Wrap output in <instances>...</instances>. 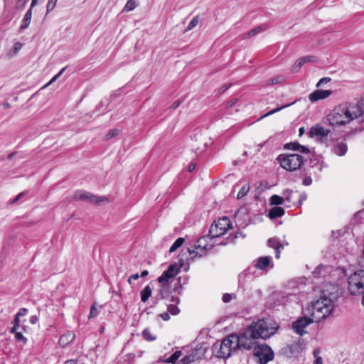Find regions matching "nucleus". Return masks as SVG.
Masks as SVG:
<instances>
[{"instance_id": "obj_14", "label": "nucleus", "mask_w": 364, "mask_h": 364, "mask_svg": "<svg viewBox=\"0 0 364 364\" xmlns=\"http://www.w3.org/2000/svg\"><path fill=\"white\" fill-rule=\"evenodd\" d=\"M332 93L333 91L331 90H317L309 95V99L311 102H316L318 100L327 98Z\"/></svg>"}, {"instance_id": "obj_55", "label": "nucleus", "mask_w": 364, "mask_h": 364, "mask_svg": "<svg viewBox=\"0 0 364 364\" xmlns=\"http://www.w3.org/2000/svg\"><path fill=\"white\" fill-rule=\"evenodd\" d=\"M139 277V274L136 273V274H134L132 275H131L129 279H128V282L131 284H132V280L134 279V280H136Z\"/></svg>"}, {"instance_id": "obj_33", "label": "nucleus", "mask_w": 364, "mask_h": 364, "mask_svg": "<svg viewBox=\"0 0 364 364\" xmlns=\"http://www.w3.org/2000/svg\"><path fill=\"white\" fill-rule=\"evenodd\" d=\"M306 63L302 58H299L292 66V72L296 73L301 66Z\"/></svg>"}, {"instance_id": "obj_12", "label": "nucleus", "mask_w": 364, "mask_h": 364, "mask_svg": "<svg viewBox=\"0 0 364 364\" xmlns=\"http://www.w3.org/2000/svg\"><path fill=\"white\" fill-rule=\"evenodd\" d=\"M330 133V130L321 127L318 124L313 126L309 132V135L311 137L317 136L318 137L321 141H323L325 138L327 137L328 134Z\"/></svg>"}, {"instance_id": "obj_47", "label": "nucleus", "mask_w": 364, "mask_h": 364, "mask_svg": "<svg viewBox=\"0 0 364 364\" xmlns=\"http://www.w3.org/2000/svg\"><path fill=\"white\" fill-rule=\"evenodd\" d=\"M15 337H16V340H18L19 341H22L23 343H26L27 341V339L20 332L16 333Z\"/></svg>"}, {"instance_id": "obj_27", "label": "nucleus", "mask_w": 364, "mask_h": 364, "mask_svg": "<svg viewBox=\"0 0 364 364\" xmlns=\"http://www.w3.org/2000/svg\"><path fill=\"white\" fill-rule=\"evenodd\" d=\"M136 6V2L134 0H129L123 8V12H128L134 10Z\"/></svg>"}, {"instance_id": "obj_61", "label": "nucleus", "mask_w": 364, "mask_h": 364, "mask_svg": "<svg viewBox=\"0 0 364 364\" xmlns=\"http://www.w3.org/2000/svg\"><path fill=\"white\" fill-rule=\"evenodd\" d=\"M314 364H323L322 358L316 357L314 361Z\"/></svg>"}, {"instance_id": "obj_17", "label": "nucleus", "mask_w": 364, "mask_h": 364, "mask_svg": "<svg viewBox=\"0 0 364 364\" xmlns=\"http://www.w3.org/2000/svg\"><path fill=\"white\" fill-rule=\"evenodd\" d=\"M271 262V257L265 256L259 257L255 264V267L259 269H265L270 265Z\"/></svg>"}, {"instance_id": "obj_16", "label": "nucleus", "mask_w": 364, "mask_h": 364, "mask_svg": "<svg viewBox=\"0 0 364 364\" xmlns=\"http://www.w3.org/2000/svg\"><path fill=\"white\" fill-rule=\"evenodd\" d=\"M333 153L337 156H342L346 154L348 150L346 143L344 141H337L333 148Z\"/></svg>"}, {"instance_id": "obj_56", "label": "nucleus", "mask_w": 364, "mask_h": 364, "mask_svg": "<svg viewBox=\"0 0 364 364\" xmlns=\"http://www.w3.org/2000/svg\"><path fill=\"white\" fill-rule=\"evenodd\" d=\"M180 104H181V100H177L172 104V105L170 107V108L176 109L179 106Z\"/></svg>"}, {"instance_id": "obj_62", "label": "nucleus", "mask_w": 364, "mask_h": 364, "mask_svg": "<svg viewBox=\"0 0 364 364\" xmlns=\"http://www.w3.org/2000/svg\"><path fill=\"white\" fill-rule=\"evenodd\" d=\"M319 353H320V350L318 348H316L314 350L313 354H314V356L315 357V358H316V357H320L318 355Z\"/></svg>"}, {"instance_id": "obj_59", "label": "nucleus", "mask_w": 364, "mask_h": 364, "mask_svg": "<svg viewBox=\"0 0 364 364\" xmlns=\"http://www.w3.org/2000/svg\"><path fill=\"white\" fill-rule=\"evenodd\" d=\"M299 198H299V201H300V202H301V201H303V200H306V198H307V195H306V193H302V194H300V195H299Z\"/></svg>"}, {"instance_id": "obj_18", "label": "nucleus", "mask_w": 364, "mask_h": 364, "mask_svg": "<svg viewBox=\"0 0 364 364\" xmlns=\"http://www.w3.org/2000/svg\"><path fill=\"white\" fill-rule=\"evenodd\" d=\"M205 353V348H203L202 347L197 348L193 349L191 353L189 354V356L191 357V359L195 362L196 360L202 359V358L204 356Z\"/></svg>"}, {"instance_id": "obj_54", "label": "nucleus", "mask_w": 364, "mask_h": 364, "mask_svg": "<svg viewBox=\"0 0 364 364\" xmlns=\"http://www.w3.org/2000/svg\"><path fill=\"white\" fill-rule=\"evenodd\" d=\"M21 43H15V45L14 46V48H13V52L14 54H16L18 53V51L19 50V49L21 48Z\"/></svg>"}, {"instance_id": "obj_48", "label": "nucleus", "mask_w": 364, "mask_h": 364, "mask_svg": "<svg viewBox=\"0 0 364 364\" xmlns=\"http://www.w3.org/2000/svg\"><path fill=\"white\" fill-rule=\"evenodd\" d=\"M304 186H310L312 183V179L310 176H306L302 181Z\"/></svg>"}, {"instance_id": "obj_38", "label": "nucleus", "mask_w": 364, "mask_h": 364, "mask_svg": "<svg viewBox=\"0 0 364 364\" xmlns=\"http://www.w3.org/2000/svg\"><path fill=\"white\" fill-rule=\"evenodd\" d=\"M168 313L172 315H177L180 312V309L177 307L176 304H171L168 306Z\"/></svg>"}, {"instance_id": "obj_43", "label": "nucleus", "mask_w": 364, "mask_h": 364, "mask_svg": "<svg viewBox=\"0 0 364 364\" xmlns=\"http://www.w3.org/2000/svg\"><path fill=\"white\" fill-rule=\"evenodd\" d=\"M298 146H299V143L295 141V142H291V143L286 144L284 145V148L286 149L297 151L298 150Z\"/></svg>"}, {"instance_id": "obj_25", "label": "nucleus", "mask_w": 364, "mask_h": 364, "mask_svg": "<svg viewBox=\"0 0 364 364\" xmlns=\"http://www.w3.org/2000/svg\"><path fill=\"white\" fill-rule=\"evenodd\" d=\"M269 201L272 205H279L284 203V199L278 195H273L271 196Z\"/></svg>"}, {"instance_id": "obj_58", "label": "nucleus", "mask_w": 364, "mask_h": 364, "mask_svg": "<svg viewBox=\"0 0 364 364\" xmlns=\"http://www.w3.org/2000/svg\"><path fill=\"white\" fill-rule=\"evenodd\" d=\"M171 301L175 304H178L180 302V299L176 296H171Z\"/></svg>"}, {"instance_id": "obj_50", "label": "nucleus", "mask_w": 364, "mask_h": 364, "mask_svg": "<svg viewBox=\"0 0 364 364\" xmlns=\"http://www.w3.org/2000/svg\"><path fill=\"white\" fill-rule=\"evenodd\" d=\"M330 80H331V78H329V77H323V78L321 79V80L318 82V83H317L316 86H317V87H320V86H321L323 83H326V82H329Z\"/></svg>"}, {"instance_id": "obj_13", "label": "nucleus", "mask_w": 364, "mask_h": 364, "mask_svg": "<svg viewBox=\"0 0 364 364\" xmlns=\"http://www.w3.org/2000/svg\"><path fill=\"white\" fill-rule=\"evenodd\" d=\"M332 270V267L318 265L313 272V274L316 278H323L324 282H329L327 278Z\"/></svg>"}, {"instance_id": "obj_32", "label": "nucleus", "mask_w": 364, "mask_h": 364, "mask_svg": "<svg viewBox=\"0 0 364 364\" xmlns=\"http://www.w3.org/2000/svg\"><path fill=\"white\" fill-rule=\"evenodd\" d=\"M144 338L148 341H153L156 339V336L151 334V331L149 328H145L142 332Z\"/></svg>"}, {"instance_id": "obj_46", "label": "nucleus", "mask_w": 364, "mask_h": 364, "mask_svg": "<svg viewBox=\"0 0 364 364\" xmlns=\"http://www.w3.org/2000/svg\"><path fill=\"white\" fill-rule=\"evenodd\" d=\"M193 362V361L191 359L189 355H188L183 357L178 364H190Z\"/></svg>"}, {"instance_id": "obj_28", "label": "nucleus", "mask_w": 364, "mask_h": 364, "mask_svg": "<svg viewBox=\"0 0 364 364\" xmlns=\"http://www.w3.org/2000/svg\"><path fill=\"white\" fill-rule=\"evenodd\" d=\"M168 294H169V289L168 287H162L159 293H158V295H157V297L156 299H166V297H168Z\"/></svg>"}, {"instance_id": "obj_37", "label": "nucleus", "mask_w": 364, "mask_h": 364, "mask_svg": "<svg viewBox=\"0 0 364 364\" xmlns=\"http://www.w3.org/2000/svg\"><path fill=\"white\" fill-rule=\"evenodd\" d=\"M97 315H98V311H97V309L96 306V304H94L93 305H92V306L90 308L88 318L89 319L94 318L97 317Z\"/></svg>"}, {"instance_id": "obj_21", "label": "nucleus", "mask_w": 364, "mask_h": 364, "mask_svg": "<svg viewBox=\"0 0 364 364\" xmlns=\"http://www.w3.org/2000/svg\"><path fill=\"white\" fill-rule=\"evenodd\" d=\"M152 290L151 287L147 285L144 287V289L141 291V300L142 302L145 303L148 301L149 297L151 296Z\"/></svg>"}, {"instance_id": "obj_60", "label": "nucleus", "mask_w": 364, "mask_h": 364, "mask_svg": "<svg viewBox=\"0 0 364 364\" xmlns=\"http://www.w3.org/2000/svg\"><path fill=\"white\" fill-rule=\"evenodd\" d=\"M196 168V164H191L188 167V172H192Z\"/></svg>"}, {"instance_id": "obj_5", "label": "nucleus", "mask_w": 364, "mask_h": 364, "mask_svg": "<svg viewBox=\"0 0 364 364\" xmlns=\"http://www.w3.org/2000/svg\"><path fill=\"white\" fill-rule=\"evenodd\" d=\"M348 289L350 294L361 296L364 305V269H360L350 275L348 279Z\"/></svg>"}, {"instance_id": "obj_64", "label": "nucleus", "mask_w": 364, "mask_h": 364, "mask_svg": "<svg viewBox=\"0 0 364 364\" xmlns=\"http://www.w3.org/2000/svg\"><path fill=\"white\" fill-rule=\"evenodd\" d=\"M279 82V77H276V78H272L271 80V84L272 85H274V84H277Z\"/></svg>"}, {"instance_id": "obj_8", "label": "nucleus", "mask_w": 364, "mask_h": 364, "mask_svg": "<svg viewBox=\"0 0 364 364\" xmlns=\"http://www.w3.org/2000/svg\"><path fill=\"white\" fill-rule=\"evenodd\" d=\"M254 355L259 358L260 364H266L273 360L274 352L267 344H255L253 347Z\"/></svg>"}, {"instance_id": "obj_10", "label": "nucleus", "mask_w": 364, "mask_h": 364, "mask_svg": "<svg viewBox=\"0 0 364 364\" xmlns=\"http://www.w3.org/2000/svg\"><path fill=\"white\" fill-rule=\"evenodd\" d=\"M314 318L311 316H303L292 323V328L297 334L303 336L307 333L305 328L311 323H313Z\"/></svg>"}, {"instance_id": "obj_11", "label": "nucleus", "mask_w": 364, "mask_h": 364, "mask_svg": "<svg viewBox=\"0 0 364 364\" xmlns=\"http://www.w3.org/2000/svg\"><path fill=\"white\" fill-rule=\"evenodd\" d=\"M75 198L76 199L87 200L90 203L96 205L109 201L108 198L105 196H97L85 191L76 193Z\"/></svg>"}, {"instance_id": "obj_20", "label": "nucleus", "mask_w": 364, "mask_h": 364, "mask_svg": "<svg viewBox=\"0 0 364 364\" xmlns=\"http://www.w3.org/2000/svg\"><path fill=\"white\" fill-rule=\"evenodd\" d=\"M31 17H32V11H31V9H29L26 11V14L24 15L23 19L21 21V24L20 26L21 30H24L28 27V26L31 23Z\"/></svg>"}, {"instance_id": "obj_51", "label": "nucleus", "mask_w": 364, "mask_h": 364, "mask_svg": "<svg viewBox=\"0 0 364 364\" xmlns=\"http://www.w3.org/2000/svg\"><path fill=\"white\" fill-rule=\"evenodd\" d=\"M27 313H28L27 309L21 308V309H20L19 311L16 314V315H18V316H26Z\"/></svg>"}, {"instance_id": "obj_26", "label": "nucleus", "mask_w": 364, "mask_h": 364, "mask_svg": "<svg viewBox=\"0 0 364 364\" xmlns=\"http://www.w3.org/2000/svg\"><path fill=\"white\" fill-rule=\"evenodd\" d=\"M183 242H184V239L183 238H182V237L178 238L173 242V244L171 246V247L169 249V252L172 253V252H175L177 249H178L180 247L182 246Z\"/></svg>"}, {"instance_id": "obj_34", "label": "nucleus", "mask_w": 364, "mask_h": 364, "mask_svg": "<svg viewBox=\"0 0 364 364\" xmlns=\"http://www.w3.org/2000/svg\"><path fill=\"white\" fill-rule=\"evenodd\" d=\"M119 134V129H112L109 131V132L105 135V139L109 140L110 139L117 136Z\"/></svg>"}, {"instance_id": "obj_22", "label": "nucleus", "mask_w": 364, "mask_h": 364, "mask_svg": "<svg viewBox=\"0 0 364 364\" xmlns=\"http://www.w3.org/2000/svg\"><path fill=\"white\" fill-rule=\"evenodd\" d=\"M181 267V264L178 266L176 263L171 264L166 272L173 278L179 272Z\"/></svg>"}, {"instance_id": "obj_2", "label": "nucleus", "mask_w": 364, "mask_h": 364, "mask_svg": "<svg viewBox=\"0 0 364 364\" xmlns=\"http://www.w3.org/2000/svg\"><path fill=\"white\" fill-rule=\"evenodd\" d=\"M362 114L363 111L358 105H339L328 115V121L331 126H343Z\"/></svg>"}, {"instance_id": "obj_40", "label": "nucleus", "mask_w": 364, "mask_h": 364, "mask_svg": "<svg viewBox=\"0 0 364 364\" xmlns=\"http://www.w3.org/2000/svg\"><path fill=\"white\" fill-rule=\"evenodd\" d=\"M58 0H48L46 6V13L48 14L55 8Z\"/></svg>"}, {"instance_id": "obj_23", "label": "nucleus", "mask_w": 364, "mask_h": 364, "mask_svg": "<svg viewBox=\"0 0 364 364\" xmlns=\"http://www.w3.org/2000/svg\"><path fill=\"white\" fill-rule=\"evenodd\" d=\"M181 350L175 351L171 356L166 358L164 362L167 363L176 364V360L181 356Z\"/></svg>"}, {"instance_id": "obj_30", "label": "nucleus", "mask_w": 364, "mask_h": 364, "mask_svg": "<svg viewBox=\"0 0 364 364\" xmlns=\"http://www.w3.org/2000/svg\"><path fill=\"white\" fill-rule=\"evenodd\" d=\"M171 278H172L171 276L168 274V272L164 271L163 272V274L159 277H158V281L160 284L164 285V284H166L169 281V279Z\"/></svg>"}, {"instance_id": "obj_24", "label": "nucleus", "mask_w": 364, "mask_h": 364, "mask_svg": "<svg viewBox=\"0 0 364 364\" xmlns=\"http://www.w3.org/2000/svg\"><path fill=\"white\" fill-rule=\"evenodd\" d=\"M263 29L264 28L262 26H258V27L254 28L252 30H250L249 32H247V33L244 34L242 36V38L245 39V38H252V37L255 36V35H257V33H259V32H261Z\"/></svg>"}, {"instance_id": "obj_41", "label": "nucleus", "mask_w": 364, "mask_h": 364, "mask_svg": "<svg viewBox=\"0 0 364 364\" xmlns=\"http://www.w3.org/2000/svg\"><path fill=\"white\" fill-rule=\"evenodd\" d=\"M59 345L62 348H65L68 345V337L66 335H63L59 339Z\"/></svg>"}, {"instance_id": "obj_39", "label": "nucleus", "mask_w": 364, "mask_h": 364, "mask_svg": "<svg viewBox=\"0 0 364 364\" xmlns=\"http://www.w3.org/2000/svg\"><path fill=\"white\" fill-rule=\"evenodd\" d=\"M198 23V17H194L191 19V21L189 22L186 31H191L193 28H195Z\"/></svg>"}, {"instance_id": "obj_19", "label": "nucleus", "mask_w": 364, "mask_h": 364, "mask_svg": "<svg viewBox=\"0 0 364 364\" xmlns=\"http://www.w3.org/2000/svg\"><path fill=\"white\" fill-rule=\"evenodd\" d=\"M284 215V209L281 207H274L269 210V217L271 219H275L277 218H280Z\"/></svg>"}, {"instance_id": "obj_31", "label": "nucleus", "mask_w": 364, "mask_h": 364, "mask_svg": "<svg viewBox=\"0 0 364 364\" xmlns=\"http://www.w3.org/2000/svg\"><path fill=\"white\" fill-rule=\"evenodd\" d=\"M249 191H250V185L249 184L244 185L239 191L237 198L238 199L243 198L245 196L247 195V193L249 192Z\"/></svg>"}, {"instance_id": "obj_49", "label": "nucleus", "mask_w": 364, "mask_h": 364, "mask_svg": "<svg viewBox=\"0 0 364 364\" xmlns=\"http://www.w3.org/2000/svg\"><path fill=\"white\" fill-rule=\"evenodd\" d=\"M25 195V192L20 193L18 194L10 203L11 204H14L16 203L23 196Z\"/></svg>"}, {"instance_id": "obj_42", "label": "nucleus", "mask_w": 364, "mask_h": 364, "mask_svg": "<svg viewBox=\"0 0 364 364\" xmlns=\"http://www.w3.org/2000/svg\"><path fill=\"white\" fill-rule=\"evenodd\" d=\"M65 69L66 68H63L58 74L53 76V78L42 87V89L48 87L49 85L55 82L60 77V75H61V74L65 71Z\"/></svg>"}, {"instance_id": "obj_9", "label": "nucleus", "mask_w": 364, "mask_h": 364, "mask_svg": "<svg viewBox=\"0 0 364 364\" xmlns=\"http://www.w3.org/2000/svg\"><path fill=\"white\" fill-rule=\"evenodd\" d=\"M206 237L207 236L200 238L197 241V245H195L194 249H187V252L189 254L190 259H193L196 257H201L206 255L207 245L206 244H203V242H205Z\"/></svg>"}, {"instance_id": "obj_6", "label": "nucleus", "mask_w": 364, "mask_h": 364, "mask_svg": "<svg viewBox=\"0 0 364 364\" xmlns=\"http://www.w3.org/2000/svg\"><path fill=\"white\" fill-rule=\"evenodd\" d=\"M277 160L283 168L289 171H294L300 168L306 161L304 156L298 154H280Z\"/></svg>"}, {"instance_id": "obj_53", "label": "nucleus", "mask_w": 364, "mask_h": 364, "mask_svg": "<svg viewBox=\"0 0 364 364\" xmlns=\"http://www.w3.org/2000/svg\"><path fill=\"white\" fill-rule=\"evenodd\" d=\"M160 317L164 321H168L170 319V316H169L168 312H164V313L161 314H160Z\"/></svg>"}, {"instance_id": "obj_57", "label": "nucleus", "mask_w": 364, "mask_h": 364, "mask_svg": "<svg viewBox=\"0 0 364 364\" xmlns=\"http://www.w3.org/2000/svg\"><path fill=\"white\" fill-rule=\"evenodd\" d=\"M19 318H20V316H18V315L16 314L14 320V326H19V323H20Z\"/></svg>"}, {"instance_id": "obj_3", "label": "nucleus", "mask_w": 364, "mask_h": 364, "mask_svg": "<svg viewBox=\"0 0 364 364\" xmlns=\"http://www.w3.org/2000/svg\"><path fill=\"white\" fill-rule=\"evenodd\" d=\"M241 335L231 334L213 346L214 354L220 358H228L237 350H249Z\"/></svg>"}, {"instance_id": "obj_52", "label": "nucleus", "mask_w": 364, "mask_h": 364, "mask_svg": "<svg viewBox=\"0 0 364 364\" xmlns=\"http://www.w3.org/2000/svg\"><path fill=\"white\" fill-rule=\"evenodd\" d=\"M302 58L303 60H304L305 63L315 61V57L311 55L304 56L302 57Z\"/></svg>"}, {"instance_id": "obj_45", "label": "nucleus", "mask_w": 364, "mask_h": 364, "mask_svg": "<svg viewBox=\"0 0 364 364\" xmlns=\"http://www.w3.org/2000/svg\"><path fill=\"white\" fill-rule=\"evenodd\" d=\"M297 151H299V153H301V154H309L310 150L307 146H303V145H301L300 144H299Z\"/></svg>"}, {"instance_id": "obj_7", "label": "nucleus", "mask_w": 364, "mask_h": 364, "mask_svg": "<svg viewBox=\"0 0 364 364\" xmlns=\"http://www.w3.org/2000/svg\"><path fill=\"white\" fill-rule=\"evenodd\" d=\"M231 228V223L228 217H223L219 218L217 221L211 225L209 234L207 236L211 238L219 237L225 235L228 230Z\"/></svg>"}, {"instance_id": "obj_35", "label": "nucleus", "mask_w": 364, "mask_h": 364, "mask_svg": "<svg viewBox=\"0 0 364 364\" xmlns=\"http://www.w3.org/2000/svg\"><path fill=\"white\" fill-rule=\"evenodd\" d=\"M238 235H240L242 236V233L241 232H237L234 235H230L225 240V241H222V242H219V245H227L229 242H234V240L238 237Z\"/></svg>"}, {"instance_id": "obj_15", "label": "nucleus", "mask_w": 364, "mask_h": 364, "mask_svg": "<svg viewBox=\"0 0 364 364\" xmlns=\"http://www.w3.org/2000/svg\"><path fill=\"white\" fill-rule=\"evenodd\" d=\"M268 246L274 248L276 252L275 257L279 259L280 257L281 250L284 248V245L277 237H271L267 241Z\"/></svg>"}, {"instance_id": "obj_1", "label": "nucleus", "mask_w": 364, "mask_h": 364, "mask_svg": "<svg viewBox=\"0 0 364 364\" xmlns=\"http://www.w3.org/2000/svg\"><path fill=\"white\" fill-rule=\"evenodd\" d=\"M278 326L275 323L269 319H261L251 323L247 328L240 334L249 350L257 343L259 338L266 339L273 336Z\"/></svg>"}, {"instance_id": "obj_44", "label": "nucleus", "mask_w": 364, "mask_h": 364, "mask_svg": "<svg viewBox=\"0 0 364 364\" xmlns=\"http://www.w3.org/2000/svg\"><path fill=\"white\" fill-rule=\"evenodd\" d=\"M233 298H235V294H224L223 296V301L224 303H228L230 302Z\"/></svg>"}, {"instance_id": "obj_63", "label": "nucleus", "mask_w": 364, "mask_h": 364, "mask_svg": "<svg viewBox=\"0 0 364 364\" xmlns=\"http://www.w3.org/2000/svg\"><path fill=\"white\" fill-rule=\"evenodd\" d=\"M37 321H38V318L36 316H33L30 318V321L33 324L36 323L37 322Z\"/></svg>"}, {"instance_id": "obj_29", "label": "nucleus", "mask_w": 364, "mask_h": 364, "mask_svg": "<svg viewBox=\"0 0 364 364\" xmlns=\"http://www.w3.org/2000/svg\"><path fill=\"white\" fill-rule=\"evenodd\" d=\"M294 193H294L292 190L290 189H286L283 191V195L285 197L286 200L289 203H293V196Z\"/></svg>"}, {"instance_id": "obj_36", "label": "nucleus", "mask_w": 364, "mask_h": 364, "mask_svg": "<svg viewBox=\"0 0 364 364\" xmlns=\"http://www.w3.org/2000/svg\"><path fill=\"white\" fill-rule=\"evenodd\" d=\"M293 103H291V104H288V105H283L282 107H277L276 109H272L271 111L267 112L265 114H264L262 117H260V119H262L265 117H267V116H269L271 114H273L280 110H282V109L285 108V107H287L289 106H290L291 105H292Z\"/></svg>"}, {"instance_id": "obj_4", "label": "nucleus", "mask_w": 364, "mask_h": 364, "mask_svg": "<svg viewBox=\"0 0 364 364\" xmlns=\"http://www.w3.org/2000/svg\"><path fill=\"white\" fill-rule=\"evenodd\" d=\"M333 309V301L326 297H321L311 305V316L317 321L326 318Z\"/></svg>"}]
</instances>
